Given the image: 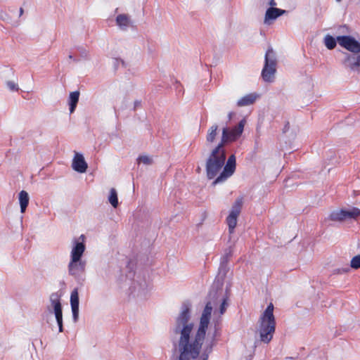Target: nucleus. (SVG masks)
Returning a JSON list of instances; mask_svg holds the SVG:
<instances>
[{
  "instance_id": "1",
  "label": "nucleus",
  "mask_w": 360,
  "mask_h": 360,
  "mask_svg": "<svg viewBox=\"0 0 360 360\" xmlns=\"http://www.w3.org/2000/svg\"><path fill=\"white\" fill-rule=\"evenodd\" d=\"M243 128V121L233 128L224 127L219 143L211 150L205 167L207 179L215 178L212 183L213 186L224 183L235 172L236 157L234 155H230L225 164L226 155L224 146L228 143L236 141L242 134Z\"/></svg>"
},
{
  "instance_id": "2",
  "label": "nucleus",
  "mask_w": 360,
  "mask_h": 360,
  "mask_svg": "<svg viewBox=\"0 0 360 360\" xmlns=\"http://www.w3.org/2000/svg\"><path fill=\"white\" fill-rule=\"evenodd\" d=\"M191 304L184 302L181 307V311L176 319L174 328L175 334H180L178 342L179 352V360H207L208 354L189 343V334L193 329V323H189Z\"/></svg>"
},
{
  "instance_id": "3",
  "label": "nucleus",
  "mask_w": 360,
  "mask_h": 360,
  "mask_svg": "<svg viewBox=\"0 0 360 360\" xmlns=\"http://www.w3.org/2000/svg\"><path fill=\"white\" fill-rule=\"evenodd\" d=\"M274 305L270 303L259 319L258 332L260 340L269 343L273 338L276 330V320L274 316Z\"/></svg>"
},
{
  "instance_id": "4",
  "label": "nucleus",
  "mask_w": 360,
  "mask_h": 360,
  "mask_svg": "<svg viewBox=\"0 0 360 360\" xmlns=\"http://www.w3.org/2000/svg\"><path fill=\"white\" fill-rule=\"evenodd\" d=\"M212 311V307L211 303L209 302L206 304L202 311L200 320V324L195 335L191 337V333L189 334V343L200 349H202V344L205 341L206 331L210 323Z\"/></svg>"
},
{
  "instance_id": "5",
  "label": "nucleus",
  "mask_w": 360,
  "mask_h": 360,
  "mask_svg": "<svg viewBox=\"0 0 360 360\" xmlns=\"http://www.w3.org/2000/svg\"><path fill=\"white\" fill-rule=\"evenodd\" d=\"M277 59L276 53L269 47L265 53L264 65L262 70V77L266 82H272L276 72Z\"/></svg>"
},
{
  "instance_id": "6",
  "label": "nucleus",
  "mask_w": 360,
  "mask_h": 360,
  "mask_svg": "<svg viewBox=\"0 0 360 360\" xmlns=\"http://www.w3.org/2000/svg\"><path fill=\"white\" fill-rule=\"evenodd\" d=\"M243 203V198L239 197L234 202L232 205L231 210L226 217V223L229 226V231L230 233H233L234 231V229L237 225V219L239 216Z\"/></svg>"
},
{
  "instance_id": "7",
  "label": "nucleus",
  "mask_w": 360,
  "mask_h": 360,
  "mask_svg": "<svg viewBox=\"0 0 360 360\" xmlns=\"http://www.w3.org/2000/svg\"><path fill=\"white\" fill-rule=\"evenodd\" d=\"M360 216V210L357 207H353L350 210H340L333 212L330 214V219L333 221H343L346 219H356Z\"/></svg>"
},
{
  "instance_id": "8",
  "label": "nucleus",
  "mask_w": 360,
  "mask_h": 360,
  "mask_svg": "<svg viewBox=\"0 0 360 360\" xmlns=\"http://www.w3.org/2000/svg\"><path fill=\"white\" fill-rule=\"evenodd\" d=\"M337 41L341 46L352 53H360V43L350 36L338 37Z\"/></svg>"
},
{
  "instance_id": "9",
  "label": "nucleus",
  "mask_w": 360,
  "mask_h": 360,
  "mask_svg": "<svg viewBox=\"0 0 360 360\" xmlns=\"http://www.w3.org/2000/svg\"><path fill=\"white\" fill-rule=\"evenodd\" d=\"M51 303L54 309V314L58 325L59 332H63V313L60 299L58 295H52L51 296Z\"/></svg>"
},
{
  "instance_id": "10",
  "label": "nucleus",
  "mask_w": 360,
  "mask_h": 360,
  "mask_svg": "<svg viewBox=\"0 0 360 360\" xmlns=\"http://www.w3.org/2000/svg\"><path fill=\"white\" fill-rule=\"evenodd\" d=\"M80 238L82 241L75 243V245L71 251V259H73L74 262L81 259V257L85 251V245L84 243L85 237L84 235H81Z\"/></svg>"
},
{
  "instance_id": "11",
  "label": "nucleus",
  "mask_w": 360,
  "mask_h": 360,
  "mask_svg": "<svg viewBox=\"0 0 360 360\" xmlns=\"http://www.w3.org/2000/svg\"><path fill=\"white\" fill-rule=\"evenodd\" d=\"M72 167L75 171L79 173H84L86 171L88 165L83 155L76 153L72 160Z\"/></svg>"
},
{
  "instance_id": "12",
  "label": "nucleus",
  "mask_w": 360,
  "mask_h": 360,
  "mask_svg": "<svg viewBox=\"0 0 360 360\" xmlns=\"http://www.w3.org/2000/svg\"><path fill=\"white\" fill-rule=\"evenodd\" d=\"M86 263L84 261L79 259V261L74 262L73 259H70L68 264L69 274L73 276H76L83 273L85 270Z\"/></svg>"
},
{
  "instance_id": "13",
  "label": "nucleus",
  "mask_w": 360,
  "mask_h": 360,
  "mask_svg": "<svg viewBox=\"0 0 360 360\" xmlns=\"http://www.w3.org/2000/svg\"><path fill=\"white\" fill-rule=\"evenodd\" d=\"M70 304L72 311V316L75 320H77L79 314V295L77 289H75L70 295Z\"/></svg>"
},
{
  "instance_id": "14",
  "label": "nucleus",
  "mask_w": 360,
  "mask_h": 360,
  "mask_svg": "<svg viewBox=\"0 0 360 360\" xmlns=\"http://www.w3.org/2000/svg\"><path fill=\"white\" fill-rule=\"evenodd\" d=\"M219 127L217 124L212 125L207 130L206 142L207 144H212L216 141Z\"/></svg>"
},
{
  "instance_id": "15",
  "label": "nucleus",
  "mask_w": 360,
  "mask_h": 360,
  "mask_svg": "<svg viewBox=\"0 0 360 360\" xmlns=\"http://www.w3.org/2000/svg\"><path fill=\"white\" fill-rule=\"evenodd\" d=\"M257 98V95L255 94H250L245 95V96H243V98L238 101L237 105L238 107H243L252 105L255 103Z\"/></svg>"
},
{
  "instance_id": "16",
  "label": "nucleus",
  "mask_w": 360,
  "mask_h": 360,
  "mask_svg": "<svg viewBox=\"0 0 360 360\" xmlns=\"http://www.w3.org/2000/svg\"><path fill=\"white\" fill-rule=\"evenodd\" d=\"M29 195L25 191H21L19 193V202L20 205V212L24 213L29 203Z\"/></svg>"
},
{
  "instance_id": "17",
  "label": "nucleus",
  "mask_w": 360,
  "mask_h": 360,
  "mask_svg": "<svg viewBox=\"0 0 360 360\" xmlns=\"http://www.w3.org/2000/svg\"><path fill=\"white\" fill-rule=\"evenodd\" d=\"M79 92L78 91H72L70 94L69 98V105H70V112L72 113L77 105L79 101Z\"/></svg>"
},
{
  "instance_id": "18",
  "label": "nucleus",
  "mask_w": 360,
  "mask_h": 360,
  "mask_svg": "<svg viewBox=\"0 0 360 360\" xmlns=\"http://www.w3.org/2000/svg\"><path fill=\"white\" fill-rule=\"evenodd\" d=\"M285 13V11L276 8H269L267 9L265 14V20L269 19H276L278 16L281 15Z\"/></svg>"
},
{
  "instance_id": "19",
  "label": "nucleus",
  "mask_w": 360,
  "mask_h": 360,
  "mask_svg": "<svg viewBox=\"0 0 360 360\" xmlns=\"http://www.w3.org/2000/svg\"><path fill=\"white\" fill-rule=\"evenodd\" d=\"M116 22L121 28H126L129 25V18L126 14H120L116 18Z\"/></svg>"
},
{
  "instance_id": "20",
  "label": "nucleus",
  "mask_w": 360,
  "mask_h": 360,
  "mask_svg": "<svg viewBox=\"0 0 360 360\" xmlns=\"http://www.w3.org/2000/svg\"><path fill=\"white\" fill-rule=\"evenodd\" d=\"M109 202L112 205V206L116 208L118 206V198L117 193L115 188H111L110 191V195L108 197Z\"/></svg>"
},
{
  "instance_id": "21",
  "label": "nucleus",
  "mask_w": 360,
  "mask_h": 360,
  "mask_svg": "<svg viewBox=\"0 0 360 360\" xmlns=\"http://www.w3.org/2000/svg\"><path fill=\"white\" fill-rule=\"evenodd\" d=\"M336 40L330 35L325 37V45L328 49H333L336 46Z\"/></svg>"
},
{
  "instance_id": "22",
  "label": "nucleus",
  "mask_w": 360,
  "mask_h": 360,
  "mask_svg": "<svg viewBox=\"0 0 360 360\" xmlns=\"http://www.w3.org/2000/svg\"><path fill=\"white\" fill-rule=\"evenodd\" d=\"M350 266L354 269L360 268V255H358L352 259Z\"/></svg>"
},
{
  "instance_id": "23",
  "label": "nucleus",
  "mask_w": 360,
  "mask_h": 360,
  "mask_svg": "<svg viewBox=\"0 0 360 360\" xmlns=\"http://www.w3.org/2000/svg\"><path fill=\"white\" fill-rule=\"evenodd\" d=\"M227 306H228V297H225L223 299V301L220 306V311H219L220 314H223L226 311Z\"/></svg>"
},
{
  "instance_id": "24",
  "label": "nucleus",
  "mask_w": 360,
  "mask_h": 360,
  "mask_svg": "<svg viewBox=\"0 0 360 360\" xmlns=\"http://www.w3.org/2000/svg\"><path fill=\"white\" fill-rule=\"evenodd\" d=\"M138 160L139 162H141L146 165H150L152 163L151 159L146 155L140 156Z\"/></svg>"
},
{
  "instance_id": "25",
  "label": "nucleus",
  "mask_w": 360,
  "mask_h": 360,
  "mask_svg": "<svg viewBox=\"0 0 360 360\" xmlns=\"http://www.w3.org/2000/svg\"><path fill=\"white\" fill-rule=\"evenodd\" d=\"M7 86L11 91H18V85L16 84H15L13 82H11V81L8 82Z\"/></svg>"
},
{
  "instance_id": "26",
  "label": "nucleus",
  "mask_w": 360,
  "mask_h": 360,
  "mask_svg": "<svg viewBox=\"0 0 360 360\" xmlns=\"http://www.w3.org/2000/svg\"><path fill=\"white\" fill-rule=\"evenodd\" d=\"M354 67H360V56L357 57L356 61L352 65V68Z\"/></svg>"
},
{
  "instance_id": "27",
  "label": "nucleus",
  "mask_w": 360,
  "mask_h": 360,
  "mask_svg": "<svg viewBox=\"0 0 360 360\" xmlns=\"http://www.w3.org/2000/svg\"><path fill=\"white\" fill-rule=\"evenodd\" d=\"M269 5L273 7V6H275L276 5V1L274 0H270Z\"/></svg>"
},
{
  "instance_id": "28",
  "label": "nucleus",
  "mask_w": 360,
  "mask_h": 360,
  "mask_svg": "<svg viewBox=\"0 0 360 360\" xmlns=\"http://www.w3.org/2000/svg\"><path fill=\"white\" fill-rule=\"evenodd\" d=\"M289 129V122L286 124L284 128V132Z\"/></svg>"
},
{
  "instance_id": "29",
  "label": "nucleus",
  "mask_w": 360,
  "mask_h": 360,
  "mask_svg": "<svg viewBox=\"0 0 360 360\" xmlns=\"http://www.w3.org/2000/svg\"><path fill=\"white\" fill-rule=\"evenodd\" d=\"M22 13H23V8H20V15H22Z\"/></svg>"
},
{
  "instance_id": "30",
  "label": "nucleus",
  "mask_w": 360,
  "mask_h": 360,
  "mask_svg": "<svg viewBox=\"0 0 360 360\" xmlns=\"http://www.w3.org/2000/svg\"><path fill=\"white\" fill-rule=\"evenodd\" d=\"M348 271H349V269H347L344 270L343 271L344 272H347Z\"/></svg>"
}]
</instances>
